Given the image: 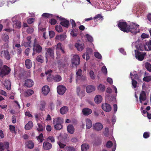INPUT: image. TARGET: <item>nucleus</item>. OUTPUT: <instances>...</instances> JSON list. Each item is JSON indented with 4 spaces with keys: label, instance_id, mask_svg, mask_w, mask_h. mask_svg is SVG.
Instances as JSON below:
<instances>
[{
    "label": "nucleus",
    "instance_id": "1",
    "mask_svg": "<svg viewBox=\"0 0 151 151\" xmlns=\"http://www.w3.org/2000/svg\"><path fill=\"white\" fill-rule=\"evenodd\" d=\"M118 26L119 29L124 32H129L136 34L139 32V25L133 23H130L129 25L124 22H119L118 24Z\"/></svg>",
    "mask_w": 151,
    "mask_h": 151
},
{
    "label": "nucleus",
    "instance_id": "2",
    "mask_svg": "<svg viewBox=\"0 0 151 151\" xmlns=\"http://www.w3.org/2000/svg\"><path fill=\"white\" fill-rule=\"evenodd\" d=\"M9 46L7 43H5L2 46L1 50L0 52V56L2 58L9 60L11 58L10 54L8 50Z\"/></svg>",
    "mask_w": 151,
    "mask_h": 151
},
{
    "label": "nucleus",
    "instance_id": "3",
    "mask_svg": "<svg viewBox=\"0 0 151 151\" xmlns=\"http://www.w3.org/2000/svg\"><path fill=\"white\" fill-rule=\"evenodd\" d=\"M36 39H35L33 45V56H34L36 53H40L42 50V47L39 44L36 43Z\"/></svg>",
    "mask_w": 151,
    "mask_h": 151
},
{
    "label": "nucleus",
    "instance_id": "4",
    "mask_svg": "<svg viewBox=\"0 0 151 151\" xmlns=\"http://www.w3.org/2000/svg\"><path fill=\"white\" fill-rule=\"evenodd\" d=\"M0 76L2 78L8 75L11 70L10 68L6 65H4L2 68L0 67Z\"/></svg>",
    "mask_w": 151,
    "mask_h": 151
},
{
    "label": "nucleus",
    "instance_id": "5",
    "mask_svg": "<svg viewBox=\"0 0 151 151\" xmlns=\"http://www.w3.org/2000/svg\"><path fill=\"white\" fill-rule=\"evenodd\" d=\"M45 52V57L47 59V58L54 57V49L50 47L46 48Z\"/></svg>",
    "mask_w": 151,
    "mask_h": 151
},
{
    "label": "nucleus",
    "instance_id": "6",
    "mask_svg": "<svg viewBox=\"0 0 151 151\" xmlns=\"http://www.w3.org/2000/svg\"><path fill=\"white\" fill-rule=\"evenodd\" d=\"M9 143L7 142H0V151H4L5 149L8 150L9 148Z\"/></svg>",
    "mask_w": 151,
    "mask_h": 151
},
{
    "label": "nucleus",
    "instance_id": "7",
    "mask_svg": "<svg viewBox=\"0 0 151 151\" xmlns=\"http://www.w3.org/2000/svg\"><path fill=\"white\" fill-rule=\"evenodd\" d=\"M135 57L138 60L141 61L143 60L146 54L145 52L141 53L139 51H137L135 52Z\"/></svg>",
    "mask_w": 151,
    "mask_h": 151
},
{
    "label": "nucleus",
    "instance_id": "8",
    "mask_svg": "<svg viewBox=\"0 0 151 151\" xmlns=\"http://www.w3.org/2000/svg\"><path fill=\"white\" fill-rule=\"evenodd\" d=\"M80 63V58L78 55H76L73 56V58L72 60V63L75 65H78Z\"/></svg>",
    "mask_w": 151,
    "mask_h": 151
},
{
    "label": "nucleus",
    "instance_id": "9",
    "mask_svg": "<svg viewBox=\"0 0 151 151\" xmlns=\"http://www.w3.org/2000/svg\"><path fill=\"white\" fill-rule=\"evenodd\" d=\"M66 90V88L62 85L59 86L57 87V92L60 95H63Z\"/></svg>",
    "mask_w": 151,
    "mask_h": 151
},
{
    "label": "nucleus",
    "instance_id": "10",
    "mask_svg": "<svg viewBox=\"0 0 151 151\" xmlns=\"http://www.w3.org/2000/svg\"><path fill=\"white\" fill-rule=\"evenodd\" d=\"M102 108L103 110L107 112L110 111L111 109L110 105L106 103L102 104Z\"/></svg>",
    "mask_w": 151,
    "mask_h": 151
},
{
    "label": "nucleus",
    "instance_id": "11",
    "mask_svg": "<svg viewBox=\"0 0 151 151\" xmlns=\"http://www.w3.org/2000/svg\"><path fill=\"white\" fill-rule=\"evenodd\" d=\"M32 37L31 36L27 37V41H24L22 43V45H23L25 47H30V44L31 43V39Z\"/></svg>",
    "mask_w": 151,
    "mask_h": 151
},
{
    "label": "nucleus",
    "instance_id": "12",
    "mask_svg": "<svg viewBox=\"0 0 151 151\" xmlns=\"http://www.w3.org/2000/svg\"><path fill=\"white\" fill-rule=\"evenodd\" d=\"M34 83L33 81L31 79H27L25 81L24 85L28 87H32Z\"/></svg>",
    "mask_w": 151,
    "mask_h": 151
},
{
    "label": "nucleus",
    "instance_id": "13",
    "mask_svg": "<svg viewBox=\"0 0 151 151\" xmlns=\"http://www.w3.org/2000/svg\"><path fill=\"white\" fill-rule=\"evenodd\" d=\"M147 97L145 92L144 91H142L140 93L139 99L141 103H142V101H145Z\"/></svg>",
    "mask_w": 151,
    "mask_h": 151
},
{
    "label": "nucleus",
    "instance_id": "14",
    "mask_svg": "<svg viewBox=\"0 0 151 151\" xmlns=\"http://www.w3.org/2000/svg\"><path fill=\"white\" fill-rule=\"evenodd\" d=\"M52 147V144L50 143L47 142H44L43 144V147L45 150H49Z\"/></svg>",
    "mask_w": 151,
    "mask_h": 151
},
{
    "label": "nucleus",
    "instance_id": "15",
    "mask_svg": "<svg viewBox=\"0 0 151 151\" xmlns=\"http://www.w3.org/2000/svg\"><path fill=\"white\" fill-rule=\"evenodd\" d=\"M103 127V125L100 123H97L93 125V129L97 131L101 130Z\"/></svg>",
    "mask_w": 151,
    "mask_h": 151
},
{
    "label": "nucleus",
    "instance_id": "16",
    "mask_svg": "<svg viewBox=\"0 0 151 151\" xmlns=\"http://www.w3.org/2000/svg\"><path fill=\"white\" fill-rule=\"evenodd\" d=\"M92 112L91 110L88 108H84L82 110V113L85 116H88L91 114Z\"/></svg>",
    "mask_w": 151,
    "mask_h": 151
},
{
    "label": "nucleus",
    "instance_id": "17",
    "mask_svg": "<svg viewBox=\"0 0 151 151\" xmlns=\"http://www.w3.org/2000/svg\"><path fill=\"white\" fill-rule=\"evenodd\" d=\"M95 90V87L92 85L88 86L86 88V91L87 93H90Z\"/></svg>",
    "mask_w": 151,
    "mask_h": 151
},
{
    "label": "nucleus",
    "instance_id": "18",
    "mask_svg": "<svg viewBox=\"0 0 151 151\" xmlns=\"http://www.w3.org/2000/svg\"><path fill=\"white\" fill-rule=\"evenodd\" d=\"M50 88L48 86H45L42 88V91L45 95H47L49 93Z\"/></svg>",
    "mask_w": 151,
    "mask_h": 151
},
{
    "label": "nucleus",
    "instance_id": "19",
    "mask_svg": "<svg viewBox=\"0 0 151 151\" xmlns=\"http://www.w3.org/2000/svg\"><path fill=\"white\" fill-rule=\"evenodd\" d=\"M26 67L28 69H30L32 67V64L31 60L28 59H27L25 62Z\"/></svg>",
    "mask_w": 151,
    "mask_h": 151
},
{
    "label": "nucleus",
    "instance_id": "20",
    "mask_svg": "<svg viewBox=\"0 0 151 151\" xmlns=\"http://www.w3.org/2000/svg\"><path fill=\"white\" fill-rule=\"evenodd\" d=\"M67 131L70 134H73L75 132V128L73 125L69 124L67 127Z\"/></svg>",
    "mask_w": 151,
    "mask_h": 151
},
{
    "label": "nucleus",
    "instance_id": "21",
    "mask_svg": "<svg viewBox=\"0 0 151 151\" xmlns=\"http://www.w3.org/2000/svg\"><path fill=\"white\" fill-rule=\"evenodd\" d=\"M33 122L31 121H29L24 127V129L26 130H28L31 129L33 127Z\"/></svg>",
    "mask_w": 151,
    "mask_h": 151
},
{
    "label": "nucleus",
    "instance_id": "22",
    "mask_svg": "<svg viewBox=\"0 0 151 151\" xmlns=\"http://www.w3.org/2000/svg\"><path fill=\"white\" fill-rule=\"evenodd\" d=\"M25 144L26 146L29 149H32L34 147V143L31 140L27 141L25 143Z\"/></svg>",
    "mask_w": 151,
    "mask_h": 151
},
{
    "label": "nucleus",
    "instance_id": "23",
    "mask_svg": "<svg viewBox=\"0 0 151 151\" xmlns=\"http://www.w3.org/2000/svg\"><path fill=\"white\" fill-rule=\"evenodd\" d=\"M60 24L62 26L66 28H68L70 24L69 21L66 19L61 21Z\"/></svg>",
    "mask_w": 151,
    "mask_h": 151
},
{
    "label": "nucleus",
    "instance_id": "24",
    "mask_svg": "<svg viewBox=\"0 0 151 151\" xmlns=\"http://www.w3.org/2000/svg\"><path fill=\"white\" fill-rule=\"evenodd\" d=\"M75 46L78 51H81L83 49L84 45V44H80L77 43L75 44Z\"/></svg>",
    "mask_w": 151,
    "mask_h": 151
},
{
    "label": "nucleus",
    "instance_id": "25",
    "mask_svg": "<svg viewBox=\"0 0 151 151\" xmlns=\"http://www.w3.org/2000/svg\"><path fill=\"white\" fill-rule=\"evenodd\" d=\"M53 124L54 125L62 124V121L60 117H58L53 119Z\"/></svg>",
    "mask_w": 151,
    "mask_h": 151
},
{
    "label": "nucleus",
    "instance_id": "26",
    "mask_svg": "<svg viewBox=\"0 0 151 151\" xmlns=\"http://www.w3.org/2000/svg\"><path fill=\"white\" fill-rule=\"evenodd\" d=\"M95 102L97 104L100 103L102 101V96L99 95H96L95 98Z\"/></svg>",
    "mask_w": 151,
    "mask_h": 151
},
{
    "label": "nucleus",
    "instance_id": "27",
    "mask_svg": "<svg viewBox=\"0 0 151 151\" xmlns=\"http://www.w3.org/2000/svg\"><path fill=\"white\" fill-rule=\"evenodd\" d=\"M4 85L7 90H10L11 88V82L9 81L8 80H5L4 81Z\"/></svg>",
    "mask_w": 151,
    "mask_h": 151
},
{
    "label": "nucleus",
    "instance_id": "28",
    "mask_svg": "<svg viewBox=\"0 0 151 151\" xmlns=\"http://www.w3.org/2000/svg\"><path fill=\"white\" fill-rule=\"evenodd\" d=\"M68 111V108L66 106H64L62 107L60 110V113L62 114L66 113Z\"/></svg>",
    "mask_w": 151,
    "mask_h": 151
},
{
    "label": "nucleus",
    "instance_id": "29",
    "mask_svg": "<svg viewBox=\"0 0 151 151\" xmlns=\"http://www.w3.org/2000/svg\"><path fill=\"white\" fill-rule=\"evenodd\" d=\"M66 38V35L65 34L57 35L56 37V39L59 40L60 41H64Z\"/></svg>",
    "mask_w": 151,
    "mask_h": 151
},
{
    "label": "nucleus",
    "instance_id": "30",
    "mask_svg": "<svg viewBox=\"0 0 151 151\" xmlns=\"http://www.w3.org/2000/svg\"><path fill=\"white\" fill-rule=\"evenodd\" d=\"M86 127L87 129H90L92 126V123L91 120L89 119L86 120Z\"/></svg>",
    "mask_w": 151,
    "mask_h": 151
},
{
    "label": "nucleus",
    "instance_id": "31",
    "mask_svg": "<svg viewBox=\"0 0 151 151\" xmlns=\"http://www.w3.org/2000/svg\"><path fill=\"white\" fill-rule=\"evenodd\" d=\"M89 148V145L87 144H83L81 146V150L82 151H86Z\"/></svg>",
    "mask_w": 151,
    "mask_h": 151
},
{
    "label": "nucleus",
    "instance_id": "32",
    "mask_svg": "<svg viewBox=\"0 0 151 151\" xmlns=\"http://www.w3.org/2000/svg\"><path fill=\"white\" fill-rule=\"evenodd\" d=\"M98 89L99 91L103 92L105 91V86L101 84H100L98 87Z\"/></svg>",
    "mask_w": 151,
    "mask_h": 151
},
{
    "label": "nucleus",
    "instance_id": "33",
    "mask_svg": "<svg viewBox=\"0 0 151 151\" xmlns=\"http://www.w3.org/2000/svg\"><path fill=\"white\" fill-rule=\"evenodd\" d=\"M53 79L55 81L58 82L62 80V78L61 76L58 75H57L54 76Z\"/></svg>",
    "mask_w": 151,
    "mask_h": 151
},
{
    "label": "nucleus",
    "instance_id": "34",
    "mask_svg": "<svg viewBox=\"0 0 151 151\" xmlns=\"http://www.w3.org/2000/svg\"><path fill=\"white\" fill-rule=\"evenodd\" d=\"M38 127L37 128V130L39 132H42L45 128V127L39 123H37Z\"/></svg>",
    "mask_w": 151,
    "mask_h": 151
},
{
    "label": "nucleus",
    "instance_id": "35",
    "mask_svg": "<svg viewBox=\"0 0 151 151\" xmlns=\"http://www.w3.org/2000/svg\"><path fill=\"white\" fill-rule=\"evenodd\" d=\"M64 150L66 151H75V149L72 146H68L65 147Z\"/></svg>",
    "mask_w": 151,
    "mask_h": 151
},
{
    "label": "nucleus",
    "instance_id": "36",
    "mask_svg": "<svg viewBox=\"0 0 151 151\" xmlns=\"http://www.w3.org/2000/svg\"><path fill=\"white\" fill-rule=\"evenodd\" d=\"M13 25L14 26L16 27L20 28L21 27L20 22L18 20H15L13 21Z\"/></svg>",
    "mask_w": 151,
    "mask_h": 151
},
{
    "label": "nucleus",
    "instance_id": "37",
    "mask_svg": "<svg viewBox=\"0 0 151 151\" xmlns=\"http://www.w3.org/2000/svg\"><path fill=\"white\" fill-rule=\"evenodd\" d=\"M36 138L37 140L40 143L42 142L44 140L43 135L42 133H41L39 136L37 137Z\"/></svg>",
    "mask_w": 151,
    "mask_h": 151
},
{
    "label": "nucleus",
    "instance_id": "38",
    "mask_svg": "<svg viewBox=\"0 0 151 151\" xmlns=\"http://www.w3.org/2000/svg\"><path fill=\"white\" fill-rule=\"evenodd\" d=\"M46 104V102L44 101H41L40 103V109L42 111H43L45 107V106Z\"/></svg>",
    "mask_w": 151,
    "mask_h": 151
},
{
    "label": "nucleus",
    "instance_id": "39",
    "mask_svg": "<svg viewBox=\"0 0 151 151\" xmlns=\"http://www.w3.org/2000/svg\"><path fill=\"white\" fill-rule=\"evenodd\" d=\"M42 16L43 17L48 18L53 17V15L52 14L47 13H43L42 14Z\"/></svg>",
    "mask_w": 151,
    "mask_h": 151
},
{
    "label": "nucleus",
    "instance_id": "40",
    "mask_svg": "<svg viewBox=\"0 0 151 151\" xmlns=\"http://www.w3.org/2000/svg\"><path fill=\"white\" fill-rule=\"evenodd\" d=\"M145 67L149 72H151V64L148 62L146 63Z\"/></svg>",
    "mask_w": 151,
    "mask_h": 151
},
{
    "label": "nucleus",
    "instance_id": "41",
    "mask_svg": "<svg viewBox=\"0 0 151 151\" xmlns=\"http://www.w3.org/2000/svg\"><path fill=\"white\" fill-rule=\"evenodd\" d=\"M52 72V70H49L45 72V73L46 75H49V76H48L47 78V79L48 81H51V79H50V77L51 76L50 74Z\"/></svg>",
    "mask_w": 151,
    "mask_h": 151
},
{
    "label": "nucleus",
    "instance_id": "42",
    "mask_svg": "<svg viewBox=\"0 0 151 151\" xmlns=\"http://www.w3.org/2000/svg\"><path fill=\"white\" fill-rule=\"evenodd\" d=\"M55 29L56 31L58 32H63V29L61 25H56L55 26Z\"/></svg>",
    "mask_w": 151,
    "mask_h": 151
},
{
    "label": "nucleus",
    "instance_id": "43",
    "mask_svg": "<svg viewBox=\"0 0 151 151\" xmlns=\"http://www.w3.org/2000/svg\"><path fill=\"white\" fill-rule=\"evenodd\" d=\"M36 60L38 62L41 63L44 62L43 57L41 55L38 56L36 58Z\"/></svg>",
    "mask_w": 151,
    "mask_h": 151
},
{
    "label": "nucleus",
    "instance_id": "44",
    "mask_svg": "<svg viewBox=\"0 0 151 151\" xmlns=\"http://www.w3.org/2000/svg\"><path fill=\"white\" fill-rule=\"evenodd\" d=\"M63 128V125L62 124H56L54 125V128L57 130H60Z\"/></svg>",
    "mask_w": 151,
    "mask_h": 151
},
{
    "label": "nucleus",
    "instance_id": "45",
    "mask_svg": "<svg viewBox=\"0 0 151 151\" xmlns=\"http://www.w3.org/2000/svg\"><path fill=\"white\" fill-rule=\"evenodd\" d=\"M86 37L89 42H92L93 41V37L90 35L87 34L86 35Z\"/></svg>",
    "mask_w": 151,
    "mask_h": 151
},
{
    "label": "nucleus",
    "instance_id": "46",
    "mask_svg": "<svg viewBox=\"0 0 151 151\" xmlns=\"http://www.w3.org/2000/svg\"><path fill=\"white\" fill-rule=\"evenodd\" d=\"M146 47L145 45H140L139 46V50L141 51H143L144 50H146Z\"/></svg>",
    "mask_w": 151,
    "mask_h": 151
},
{
    "label": "nucleus",
    "instance_id": "47",
    "mask_svg": "<svg viewBox=\"0 0 151 151\" xmlns=\"http://www.w3.org/2000/svg\"><path fill=\"white\" fill-rule=\"evenodd\" d=\"M143 80L146 82H149L151 81V76H148L144 77Z\"/></svg>",
    "mask_w": 151,
    "mask_h": 151
},
{
    "label": "nucleus",
    "instance_id": "48",
    "mask_svg": "<svg viewBox=\"0 0 151 151\" xmlns=\"http://www.w3.org/2000/svg\"><path fill=\"white\" fill-rule=\"evenodd\" d=\"M95 57L99 59H101L102 58V56L98 52H95L94 53Z\"/></svg>",
    "mask_w": 151,
    "mask_h": 151
},
{
    "label": "nucleus",
    "instance_id": "49",
    "mask_svg": "<svg viewBox=\"0 0 151 151\" xmlns=\"http://www.w3.org/2000/svg\"><path fill=\"white\" fill-rule=\"evenodd\" d=\"M113 145V143L111 141L109 140L108 141L106 145V147L108 148H110Z\"/></svg>",
    "mask_w": 151,
    "mask_h": 151
},
{
    "label": "nucleus",
    "instance_id": "50",
    "mask_svg": "<svg viewBox=\"0 0 151 151\" xmlns=\"http://www.w3.org/2000/svg\"><path fill=\"white\" fill-rule=\"evenodd\" d=\"M70 35L73 37H76L77 36L78 34L77 32L74 29L71 31L70 32Z\"/></svg>",
    "mask_w": 151,
    "mask_h": 151
},
{
    "label": "nucleus",
    "instance_id": "51",
    "mask_svg": "<svg viewBox=\"0 0 151 151\" xmlns=\"http://www.w3.org/2000/svg\"><path fill=\"white\" fill-rule=\"evenodd\" d=\"M132 80V84L134 88H135L137 87V82L133 78L131 77Z\"/></svg>",
    "mask_w": 151,
    "mask_h": 151
},
{
    "label": "nucleus",
    "instance_id": "52",
    "mask_svg": "<svg viewBox=\"0 0 151 151\" xmlns=\"http://www.w3.org/2000/svg\"><path fill=\"white\" fill-rule=\"evenodd\" d=\"M2 38L3 40L6 42L8 40L9 38V37L7 34H5L2 36Z\"/></svg>",
    "mask_w": 151,
    "mask_h": 151
},
{
    "label": "nucleus",
    "instance_id": "53",
    "mask_svg": "<svg viewBox=\"0 0 151 151\" xmlns=\"http://www.w3.org/2000/svg\"><path fill=\"white\" fill-rule=\"evenodd\" d=\"M49 23L51 25H54L56 24L57 23V21L54 19H51L50 20Z\"/></svg>",
    "mask_w": 151,
    "mask_h": 151
},
{
    "label": "nucleus",
    "instance_id": "54",
    "mask_svg": "<svg viewBox=\"0 0 151 151\" xmlns=\"http://www.w3.org/2000/svg\"><path fill=\"white\" fill-rule=\"evenodd\" d=\"M34 93L33 91L31 89H29L27 90L26 93L27 94V95L28 96H30L32 94H33Z\"/></svg>",
    "mask_w": 151,
    "mask_h": 151
},
{
    "label": "nucleus",
    "instance_id": "55",
    "mask_svg": "<svg viewBox=\"0 0 151 151\" xmlns=\"http://www.w3.org/2000/svg\"><path fill=\"white\" fill-rule=\"evenodd\" d=\"M89 75L91 79H94L95 77L94 75V73L93 70H91L89 72Z\"/></svg>",
    "mask_w": 151,
    "mask_h": 151
},
{
    "label": "nucleus",
    "instance_id": "56",
    "mask_svg": "<svg viewBox=\"0 0 151 151\" xmlns=\"http://www.w3.org/2000/svg\"><path fill=\"white\" fill-rule=\"evenodd\" d=\"M143 137L145 139L147 138L150 137V133L147 132H144L143 134Z\"/></svg>",
    "mask_w": 151,
    "mask_h": 151
},
{
    "label": "nucleus",
    "instance_id": "57",
    "mask_svg": "<svg viewBox=\"0 0 151 151\" xmlns=\"http://www.w3.org/2000/svg\"><path fill=\"white\" fill-rule=\"evenodd\" d=\"M101 71L102 72L105 74H106L107 73V70L106 67L105 66H103L102 67Z\"/></svg>",
    "mask_w": 151,
    "mask_h": 151
},
{
    "label": "nucleus",
    "instance_id": "58",
    "mask_svg": "<svg viewBox=\"0 0 151 151\" xmlns=\"http://www.w3.org/2000/svg\"><path fill=\"white\" fill-rule=\"evenodd\" d=\"M82 71L81 69H79L76 72V75L79 77H81L82 74Z\"/></svg>",
    "mask_w": 151,
    "mask_h": 151
},
{
    "label": "nucleus",
    "instance_id": "59",
    "mask_svg": "<svg viewBox=\"0 0 151 151\" xmlns=\"http://www.w3.org/2000/svg\"><path fill=\"white\" fill-rule=\"evenodd\" d=\"M55 35L54 32L53 31H49V35L50 38L53 37Z\"/></svg>",
    "mask_w": 151,
    "mask_h": 151
},
{
    "label": "nucleus",
    "instance_id": "60",
    "mask_svg": "<svg viewBox=\"0 0 151 151\" xmlns=\"http://www.w3.org/2000/svg\"><path fill=\"white\" fill-rule=\"evenodd\" d=\"M34 19L33 18H30L27 20V22L29 24H31L33 22Z\"/></svg>",
    "mask_w": 151,
    "mask_h": 151
},
{
    "label": "nucleus",
    "instance_id": "61",
    "mask_svg": "<svg viewBox=\"0 0 151 151\" xmlns=\"http://www.w3.org/2000/svg\"><path fill=\"white\" fill-rule=\"evenodd\" d=\"M102 16L101 14H98L97 15H96L95 16V17L93 18V19H101L102 18Z\"/></svg>",
    "mask_w": 151,
    "mask_h": 151
},
{
    "label": "nucleus",
    "instance_id": "62",
    "mask_svg": "<svg viewBox=\"0 0 151 151\" xmlns=\"http://www.w3.org/2000/svg\"><path fill=\"white\" fill-rule=\"evenodd\" d=\"M47 139H49L52 143L55 142V139L53 137L49 136L48 137Z\"/></svg>",
    "mask_w": 151,
    "mask_h": 151
},
{
    "label": "nucleus",
    "instance_id": "63",
    "mask_svg": "<svg viewBox=\"0 0 151 151\" xmlns=\"http://www.w3.org/2000/svg\"><path fill=\"white\" fill-rule=\"evenodd\" d=\"M50 107L51 110L54 109L55 107L54 104L53 102L50 103Z\"/></svg>",
    "mask_w": 151,
    "mask_h": 151
},
{
    "label": "nucleus",
    "instance_id": "64",
    "mask_svg": "<svg viewBox=\"0 0 151 151\" xmlns=\"http://www.w3.org/2000/svg\"><path fill=\"white\" fill-rule=\"evenodd\" d=\"M9 129L11 132H14L15 131L14 126L12 125H9Z\"/></svg>",
    "mask_w": 151,
    "mask_h": 151
}]
</instances>
